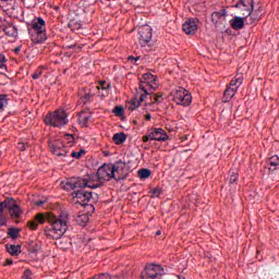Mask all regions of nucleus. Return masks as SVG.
Instances as JSON below:
<instances>
[{
	"label": "nucleus",
	"mask_w": 279,
	"mask_h": 279,
	"mask_svg": "<svg viewBox=\"0 0 279 279\" xmlns=\"http://www.w3.org/2000/svg\"><path fill=\"white\" fill-rule=\"evenodd\" d=\"M143 143H149V141H154V137H151V131H149V134L144 135L142 137Z\"/></svg>",
	"instance_id": "36"
},
{
	"label": "nucleus",
	"mask_w": 279,
	"mask_h": 279,
	"mask_svg": "<svg viewBox=\"0 0 279 279\" xmlns=\"http://www.w3.org/2000/svg\"><path fill=\"white\" fill-rule=\"evenodd\" d=\"M129 60H134V62H138V60H141V57H133V56H130L129 57Z\"/></svg>",
	"instance_id": "44"
},
{
	"label": "nucleus",
	"mask_w": 279,
	"mask_h": 279,
	"mask_svg": "<svg viewBox=\"0 0 279 279\" xmlns=\"http://www.w3.org/2000/svg\"><path fill=\"white\" fill-rule=\"evenodd\" d=\"M243 74L238 73L229 83V86L225 89L222 101L225 104H228V101H231L232 98L236 95V90H239V87L241 84H243Z\"/></svg>",
	"instance_id": "6"
},
{
	"label": "nucleus",
	"mask_w": 279,
	"mask_h": 279,
	"mask_svg": "<svg viewBox=\"0 0 279 279\" xmlns=\"http://www.w3.org/2000/svg\"><path fill=\"white\" fill-rule=\"evenodd\" d=\"M5 62H8V59H5V54L0 53V69H1V71H8V65H5Z\"/></svg>",
	"instance_id": "29"
},
{
	"label": "nucleus",
	"mask_w": 279,
	"mask_h": 279,
	"mask_svg": "<svg viewBox=\"0 0 279 279\" xmlns=\"http://www.w3.org/2000/svg\"><path fill=\"white\" fill-rule=\"evenodd\" d=\"M172 101L177 104V106H191L193 101V96H191V92L185 89L184 87H179L171 93Z\"/></svg>",
	"instance_id": "7"
},
{
	"label": "nucleus",
	"mask_w": 279,
	"mask_h": 279,
	"mask_svg": "<svg viewBox=\"0 0 279 279\" xmlns=\"http://www.w3.org/2000/svg\"><path fill=\"white\" fill-rule=\"evenodd\" d=\"M160 234H162V231L158 230V231L156 232V236H160Z\"/></svg>",
	"instance_id": "51"
},
{
	"label": "nucleus",
	"mask_w": 279,
	"mask_h": 279,
	"mask_svg": "<svg viewBox=\"0 0 279 279\" xmlns=\"http://www.w3.org/2000/svg\"><path fill=\"white\" fill-rule=\"evenodd\" d=\"M150 110H156L155 108H151Z\"/></svg>",
	"instance_id": "54"
},
{
	"label": "nucleus",
	"mask_w": 279,
	"mask_h": 279,
	"mask_svg": "<svg viewBox=\"0 0 279 279\" xmlns=\"http://www.w3.org/2000/svg\"><path fill=\"white\" fill-rule=\"evenodd\" d=\"M22 279H32V270L26 269L22 276Z\"/></svg>",
	"instance_id": "37"
},
{
	"label": "nucleus",
	"mask_w": 279,
	"mask_h": 279,
	"mask_svg": "<svg viewBox=\"0 0 279 279\" xmlns=\"http://www.w3.org/2000/svg\"><path fill=\"white\" fill-rule=\"evenodd\" d=\"M66 111L58 109L54 112H48L44 119L46 125L50 128H63L69 123Z\"/></svg>",
	"instance_id": "5"
},
{
	"label": "nucleus",
	"mask_w": 279,
	"mask_h": 279,
	"mask_svg": "<svg viewBox=\"0 0 279 279\" xmlns=\"http://www.w3.org/2000/svg\"><path fill=\"white\" fill-rule=\"evenodd\" d=\"M153 194L154 195H159L160 194V190H158V189L153 190Z\"/></svg>",
	"instance_id": "47"
},
{
	"label": "nucleus",
	"mask_w": 279,
	"mask_h": 279,
	"mask_svg": "<svg viewBox=\"0 0 279 279\" xmlns=\"http://www.w3.org/2000/svg\"><path fill=\"white\" fill-rule=\"evenodd\" d=\"M40 75H43V72L37 70V71L34 72L32 77H33V80H38L40 77Z\"/></svg>",
	"instance_id": "40"
},
{
	"label": "nucleus",
	"mask_w": 279,
	"mask_h": 279,
	"mask_svg": "<svg viewBox=\"0 0 279 279\" xmlns=\"http://www.w3.org/2000/svg\"><path fill=\"white\" fill-rule=\"evenodd\" d=\"M27 227L29 230H38V222H36V220H31L27 222Z\"/></svg>",
	"instance_id": "35"
},
{
	"label": "nucleus",
	"mask_w": 279,
	"mask_h": 279,
	"mask_svg": "<svg viewBox=\"0 0 279 279\" xmlns=\"http://www.w3.org/2000/svg\"><path fill=\"white\" fill-rule=\"evenodd\" d=\"M7 252H9L11 256H19V254H21V245H14V244H11L10 246L7 245Z\"/></svg>",
	"instance_id": "24"
},
{
	"label": "nucleus",
	"mask_w": 279,
	"mask_h": 279,
	"mask_svg": "<svg viewBox=\"0 0 279 279\" xmlns=\"http://www.w3.org/2000/svg\"><path fill=\"white\" fill-rule=\"evenodd\" d=\"M104 84H106V83H102V84L100 85V88H102V90H106V88H110V85H107V87H105Z\"/></svg>",
	"instance_id": "49"
},
{
	"label": "nucleus",
	"mask_w": 279,
	"mask_h": 279,
	"mask_svg": "<svg viewBox=\"0 0 279 279\" xmlns=\"http://www.w3.org/2000/svg\"><path fill=\"white\" fill-rule=\"evenodd\" d=\"M21 52V47H16L15 49H14V53H20Z\"/></svg>",
	"instance_id": "50"
},
{
	"label": "nucleus",
	"mask_w": 279,
	"mask_h": 279,
	"mask_svg": "<svg viewBox=\"0 0 279 279\" xmlns=\"http://www.w3.org/2000/svg\"><path fill=\"white\" fill-rule=\"evenodd\" d=\"M73 199L81 206H88L90 199H93V193L84 191V189H75L72 193Z\"/></svg>",
	"instance_id": "10"
},
{
	"label": "nucleus",
	"mask_w": 279,
	"mask_h": 279,
	"mask_svg": "<svg viewBox=\"0 0 279 279\" xmlns=\"http://www.w3.org/2000/svg\"><path fill=\"white\" fill-rule=\"evenodd\" d=\"M96 279H112V277L109 274H100L98 276H95Z\"/></svg>",
	"instance_id": "38"
},
{
	"label": "nucleus",
	"mask_w": 279,
	"mask_h": 279,
	"mask_svg": "<svg viewBox=\"0 0 279 279\" xmlns=\"http://www.w3.org/2000/svg\"><path fill=\"white\" fill-rule=\"evenodd\" d=\"M0 1H8V0H0Z\"/></svg>",
	"instance_id": "55"
},
{
	"label": "nucleus",
	"mask_w": 279,
	"mask_h": 279,
	"mask_svg": "<svg viewBox=\"0 0 279 279\" xmlns=\"http://www.w3.org/2000/svg\"><path fill=\"white\" fill-rule=\"evenodd\" d=\"M8 265H12V260H11V262H8Z\"/></svg>",
	"instance_id": "52"
},
{
	"label": "nucleus",
	"mask_w": 279,
	"mask_h": 279,
	"mask_svg": "<svg viewBox=\"0 0 279 279\" xmlns=\"http://www.w3.org/2000/svg\"><path fill=\"white\" fill-rule=\"evenodd\" d=\"M17 149H20V151H25V149H27V144L19 143L17 144Z\"/></svg>",
	"instance_id": "39"
},
{
	"label": "nucleus",
	"mask_w": 279,
	"mask_h": 279,
	"mask_svg": "<svg viewBox=\"0 0 279 279\" xmlns=\"http://www.w3.org/2000/svg\"><path fill=\"white\" fill-rule=\"evenodd\" d=\"M150 134L153 141H157L159 143H162L165 141H169V135H167V131L160 128H154L150 129Z\"/></svg>",
	"instance_id": "16"
},
{
	"label": "nucleus",
	"mask_w": 279,
	"mask_h": 279,
	"mask_svg": "<svg viewBox=\"0 0 279 279\" xmlns=\"http://www.w3.org/2000/svg\"><path fill=\"white\" fill-rule=\"evenodd\" d=\"M76 44H72V45H66L65 49H75Z\"/></svg>",
	"instance_id": "45"
},
{
	"label": "nucleus",
	"mask_w": 279,
	"mask_h": 279,
	"mask_svg": "<svg viewBox=\"0 0 279 279\" xmlns=\"http://www.w3.org/2000/svg\"><path fill=\"white\" fill-rule=\"evenodd\" d=\"M149 88L156 90L158 88V80L154 74L145 73L142 75L140 84V90H143L144 94H141L138 99L134 98L130 101L129 110H136V108L141 107V104L149 96Z\"/></svg>",
	"instance_id": "3"
},
{
	"label": "nucleus",
	"mask_w": 279,
	"mask_h": 279,
	"mask_svg": "<svg viewBox=\"0 0 279 279\" xmlns=\"http://www.w3.org/2000/svg\"><path fill=\"white\" fill-rule=\"evenodd\" d=\"M268 165H269V171H277L279 169V157L278 156H272L268 159Z\"/></svg>",
	"instance_id": "23"
},
{
	"label": "nucleus",
	"mask_w": 279,
	"mask_h": 279,
	"mask_svg": "<svg viewBox=\"0 0 279 279\" xmlns=\"http://www.w3.org/2000/svg\"><path fill=\"white\" fill-rule=\"evenodd\" d=\"M4 204L12 219H21V216L23 215V209H21V206H19L14 198L4 199Z\"/></svg>",
	"instance_id": "15"
},
{
	"label": "nucleus",
	"mask_w": 279,
	"mask_h": 279,
	"mask_svg": "<svg viewBox=\"0 0 279 279\" xmlns=\"http://www.w3.org/2000/svg\"><path fill=\"white\" fill-rule=\"evenodd\" d=\"M82 102L84 104V105H86V104H90V101H93V95H90V94H85L84 96H82Z\"/></svg>",
	"instance_id": "33"
},
{
	"label": "nucleus",
	"mask_w": 279,
	"mask_h": 279,
	"mask_svg": "<svg viewBox=\"0 0 279 279\" xmlns=\"http://www.w3.org/2000/svg\"><path fill=\"white\" fill-rule=\"evenodd\" d=\"M233 8L239 10V14L243 16V19H247L254 12V0H239Z\"/></svg>",
	"instance_id": "9"
},
{
	"label": "nucleus",
	"mask_w": 279,
	"mask_h": 279,
	"mask_svg": "<svg viewBox=\"0 0 279 279\" xmlns=\"http://www.w3.org/2000/svg\"><path fill=\"white\" fill-rule=\"evenodd\" d=\"M96 173L98 174L101 182H106V180H117L112 163H104Z\"/></svg>",
	"instance_id": "11"
},
{
	"label": "nucleus",
	"mask_w": 279,
	"mask_h": 279,
	"mask_svg": "<svg viewBox=\"0 0 279 279\" xmlns=\"http://www.w3.org/2000/svg\"><path fill=\"white\" fill-rule=\"evenodd\" d=\"M35 221L41 225L48 223L45 228L47 239H62L66 234V230H69V214L66 211H62L59 216L52 213L37 214Z\"/></svg>",
	"instance_id": "1"
},
{
	"label": "nucleus",
	"mask_w": 279,
	"mask_h": 279,
	"mask_svg": "<svg viewBox=\"0 0 279 279\" xmlns=\"http://www.w3.org/2000/svg\"><path fill=\"white\" fill-rule=\"evenodd\" d=\"M162 274H165V269L160 265L149 264L142 272L141 279H160Z\"/></svg>",
	"instance_id": "8"
},
{
	"label": "nucleus",
	"mask_w": 279,
	"mask_h": 279,
	"mask_svg": "<svg viewBox=\"0 0 279 279\" xmlns=\"http://www.w3.org/2000/svg\"><path fill=\"white\" fill-rule=\"evenodd\" d=\"M197 22L195 20H189L183 24V32L191 36L197 32Z\"/></svg>",
	"instance_id": "18"
},
{
	"label": "nucleus",
	"mask_w": 279,
	"mask_h": 279,
	"mask_svg": "<svg viewBox=\"0 0 279 279\" xmlns=\"http://www.w3.org/2000/svg\"><path fill=\"white\" fill-rule=\"evenodd\" d=\"M251 17L250 23H256L257 21L260 20V14H258V11H252L251 15H248Z\"/></svg>",
	"instance_id": "30"
},
{
	"label": "nucleus",
	"mask_w": 279,
	"mask_h": 279,
	"mask_svg": "<svg viewBox=\"0 0 279 279\" xmlns=\"http://www.w3.org/2000/svg\"><path fill=\"white\" fill-rule=\"evenodd\" d=\"M245 20L243 19V16H234L231 21H230V25L232 27V29H243L245 27Z\"/></svg>",
	"instance_id": "20"
},
{
	"label": "nucleus",
	"mask_w": 279,
	"mask_h": 279,
	"mask_svg": "<svg viewBox=\"0 0 279 279\" xmlns=\"http://www.w3.org/2000/svg\"><path fill=\"white\" fill-rule=\"evenodd\" d=\"M180 279H186V278H184V277H180Z\"/></svg>",
	"instance_id": "53"
},
{
	"label": "nucleus",
	"mask_w": 279,
	"mask_h": 279,
	"mask_svg": "<svg viewBox=\"0 0 279 279\" xmlns=\"http://www.w3.org/2000/svg\"><path fill=\"white\" fill-rule=\"evenodd\" d=\"M64 191H75V189H100L104 181L99 179V174H87L84 178H71L61 183Z\"/></svg>",
	"instance_id": "2"
},
{
	"label": "nucleus",
	"mask_w": 279,
	"mask_h": 279,
	"mask_svg": "<svg viewBox=\"0 0 279 279\" xmlns=\"http://www.w3.org/2000/svg\"><path fill=\"white\" fill-rule=\"evenodd\" d=\"M112 167L117 182L125 180V178H128V163H125L123 160H119L116 163H112Z\"/></svg>",
	"instance_id": "14"
},
{
	"label": "nucleus",
	"mask_w": 279,
	"mask_h": 279,
	"mask_svg": "<svg viewBox=\"0 0 279 279\" xmlns=\"http://www.w3.org/2000/svg\"><path fill=\"white\" fill-rule=\"evenodd\" d=\"M145 99H150V101L146 102L145 106H154V104H162L163 98L162 95H158V94H151V92H149L148 96Z\"/></svg>",
	"instance_id": "21"
},
{
	"label": "nucleus",
	"mask_w": 279,
	"mask_h": 279,
	"mask_svg": "<svg viewBox=\"0 0 279 279\" xmlns=\"http://www.w3.org/2000/svg\"><path fill=\"white\" fill-rule=\"evenodd\" d=\"M239 180V174L236 172H232L229 178V184L232 186L233 184H236Z\"/></svg>",
	"instance_id": "32"
},
{
	"label": "nucleus",
	"mask_w": 279,
	"mask_h": 279,
	"mask_svg": "<svg viewBox=\"0 0 279 279\" xmlns=\"http://www.w3.org/2000/svg\"><path fill=\"white\" fill-rule=\"evenodd\" d=\"M49 148L53 156L66 158L69 154V147L64 146V143L60 140L49 142Z\"/></svg>",
	"instance_id": "13"
},
{
	"label": "nucleus",
	"mask_w": 279,
	"mask_h": 279,
	"mask_svg": "<svg viewBox=\"0 0 279 279\" xmlns=\"http://www.w3.org/2000/svg\"><path fill=\"white\" fill-rule=\"evenodd\" d=\"M112 141L116 145H123L125 141H128V135L125 133H116L112 137Z\"/></svg>",
	"instance_id": "22"
},
{
	"label": "nucleus",
	"mask_w": 279,
	"mask_h": 279,
	"mask_svg": "<svg viewBox=\"0 0 279 279\" xmlns=\"http://www.w3.org/2000/svg\"><path fill=\"white\" fill-rule=\"evenodd\" d=\"M113 112L117 117H123V113L125 112V110L123 109V107L117 106L114 107Z\"/></svg>",
	"instance_id": "34"
},
{
	"label": "nucleus",
	"mask_w": 279,
	"mask_h": 279,
	"mask_svg": "<svg viewBox=\"0 0 279 279\" xmlns=\"http://www.w3.org/2000/svg\"><path fill=\"white\" fill-rule=\"evenodd\" d=\"M35 204H36V206H44L45 205V201H37Z\"/></svg>",
	"instance_id": "46"
},
{
	"label": "nucleus",
	"mask_w": 279,
	"mask_h": 279,
	"mask_svg": "<svg viewBox=\"0 0 279 279\" xmlns=\"http://www.w3.org/2000/svg\"><path fill=\"white\" fill-rule=\"evenodd\" d=\"M8 223V219H5V217H3V214L0 215V228L1 226H5Z\"/></svg>",
	"instance_id": "41"
},
{
	"label": "nucleus",
	"mask_w": 279,
	"mask_h": 279,
	"mask_svg": "<svg viewBox=\"0 0 279 279\" xmlns=\"http://www.w3.org/2000/svg\"><path fill=\"white\" fill-rule=\"evenodd\" d=\"M137 175H138V178H141V180H147V178H149V175H151V170L146 169V168L140 169L137 171Z\"/></svg>",
	"instance_id": "26"
},
{
	"label": "nucleus",
	"mask_w": 279,
	"mask_h": 279,
	"mask_svg": "<svg viewBox=\"0 0 279 279\" xmlns=\"http://www.w3.org/2000/svg\"><path fill=\"white\" fill-rule=\"evenodd\" d=\"M32 43L43 45L47 40V24L43 17H37L31 28H28Z\"/></svg>",
	"instance_id": "4"
},
{
	"label": "nucleus",
	"mask_w": 279,
	"mask_h": 279,
	"mask_svg": "<svg viewBox=\"0 0 279 279\" xmlns=\"http://www.w3.org/2000/svg\"><path fill=\"white\" fill-rule=\"evenodd\" d=\"M226 16H228V11L226 9L214 12L211 13V23H214V25H219V23H223L226 21Z\"/></svg>",
	"instance_id": "17"
},
{
	"label": "nucleus",
	"mask_w": 279,
	"mask_h": 279,
	"mask_svg": "<svg viewBox=\"0 0 279 279\" xmlns=\"http://www.w3.org/2000/svg\"><path fill=\"white\" fill-rule=\"evenodd\" d=\"M93 118V112L89 110H83L81 111L78 116V122L82 128H88V121Z\"/></svg>",
	"instance_id": "19"
},
{
	"label": "nucleus",
	"mask_w": 279,
	"mask_h": 279,
	"mask_svg": "<svg viewBox=\"0 0 279 279\" xmlns=\"http://www.w3.org/2000/svg\"><path fill=\"white\" fill-rule=\"evenodd\" d=\"M8 95L0 94V110H4L8 107Z\"/></svg>",
	"instance_id": "27"
},
{
	"label": "nucleus",
	"mask_w": 279,
	"mask_h": 279,
	"mask_svg": "<svg viewBox=\"0 0 279 279\" xmlns=\"http://www.w3.org/2000/svg\"><path fill=\"white\" fill-rule=\"evenodd\" d=\"M84 154H86V150L81 149L80 151H72V153L70 154V156H71L72 158H75L76 160H80V158H82V156H84Z\"/></svg>",
	"instance_id": "31"
},
{
	"label": "nucleus",
	"mask_w": 279,
	"mask_h": 279,
	"mask_svg": "<svg viewBox=\"0 0 279 279\" xmlns=\"http://www.w3.org/2000/svg\"><path fill=\"white\" fill-rule=\"evenodd\" d=\"M138 45L141 47H147L151 43V26L145 25L138 28Z\"/></svg>",
	"instance_id": "12"
},
{
	"label": "nucleus",
	"mask_w": 279,
	"mask_h": 279,
	"mask_svg": "<svg viewBox=\"0 0 279 279\" xmlns=\"http://www.w3.org/2000/svg\"><path fill=\"white\" fill-rule=\"evenodd\" d=\"M20 232H21V229L19 228H10L8 234L11 239H19Z\"/></svg>",
	"instance_id": "28"
},
{
	"label": "nucleus",
	"mask_w": 279,
	"mask_h": 279,
	"mask_svg": "<svg viewBox=\"0 0 279 279\" xmlns=\"http://www.w3.org/2000/svg\"><path fill=\"white\" fill-rule=\"evenodd\" d=\"M5 213V201L0 202V215H3Z\"/></svg>",
	"instance_id": "42"
},
{
	"label": "nucleus",
	"mask_w": 279,
	"mask_h": 279,
	"mask_svg": "<svg viewBox=\"0 0 279 279\" xmlns=\"http://www.w3.org/2000/svg\"><path fill=\"white\" fill-rule=\"evenodd\" d=\"M66 138L69 140V143H73V141H75V137H73L72 134H66Z\"/></svg>",
	"instance_id": "43"
},
{
	"label": "nucleus",
	"mask_w": 279,
	"mask_h": 279,
	"mask_svg": "<svg viewBox=\"0 0 279 279\" xmlns=\"http://www.w3.org/2000/svg\"><path fill=\"white\" fill-rule=\"evenodd\" d=\"M145 119H146V121H151V114H149V113L146 114V116H145Z\"/></svg>",
	"instance_id": "48"
},
{
	"label": "nucleus",
	"mask_w": 279,
	"mask_h": 279,
	"mask_svg": "<svg viewBox=\"0 0 279 279\" xmlns=\"http://www.w3.org/2000/svg\"><path fill=\"white\" fill-rule=\"evenodd\" d=\"M89 219H90V218L87 216V214H82V215H78V216L76 217V223H77L78 226L84 227V226H86L87 221H89Z\"/></svg>",
	"instance_id": "25"
}]
</instances>
